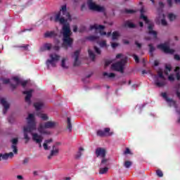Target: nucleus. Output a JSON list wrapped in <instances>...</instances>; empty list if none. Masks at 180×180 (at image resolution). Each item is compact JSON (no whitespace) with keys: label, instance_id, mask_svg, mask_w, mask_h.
Here are the masks:
<instances>
[{"label":"nucleus","instance_id":"59","mask_svg":"<svg viewBox=\"0 0 180 180\" xmlns=\"http://www.w3.org/2000/svg\"><path fill=\"white\" fill-rule=\"evenodd\" d=\"M123 55L122 53H119L116 56V58H121V57H122Z\"/></svg>","mask_w":180,"mask_h":180},{"label":"nucleus","instance_id":"53","mask_svg":"<svg viewBox=\"0 0 180 180\" xmlns=\"http://www.w3.org/2000/svg\"><path fill=\"white\" fill-rule=\"evenodd\" d=\"M134 58L136 63H139V56H138L134 55Z\"/></svg>","mask_w":180,"mask_h":180},{"label":"nucleus","instance_id":"19","mask_svg":"<svg viewBox=\"0 0 180 180\" xmlns=\"http://www.w3.org/2000/svg\"><path fill=\"white\" fill-rule=\"evenodd\" d=\"M60 67L63 70H68L70 68V63H68V58H63L60 60Z\"/></svg>","mask_w":180,"mask_h":180},{"label":"nucleus","instance_id":"35","mask_svg":"<svg viewBox=\"0 0 180 180\" xmlns=\"http://www.w3.org/2000/svg\"><path fill=\"white\" fill-rule=\"evenodd\" d=\"M98 39H99V37H96V36H89L87 37V40H89V41H95L96 40H98Z\"/></svg>","mask_w":180,"mask_h":180},{"label":"nucleus","instance_id":"32","mask_svg":"<svg viewBox=\"0 0 180 180\" xmlns=\"http://www.w3.org/2000/svg\"><path fill=\"white\" fill-rule=\"evenodd\" d=\"M101 162L100 164V167H105V165H108V162H109V160L105 158H102Z\"/></svg>","mask_w":180,"mask_h":180},{"label":"nucleus","instance_id":"18","mask_svg":"<svg viewBox=\"0 0 180 180\" xmlns=\"http://www.w3.org/2000/svg\"><path fill=\"white\" fill-rule=\"evenodd\" d=\"M24 95H26L25 96V102L28 105H30L32 103V101H30V98H32V94H33V90L30 89L29 91H25L22 92Z\"/></svg>","mask_w":180,"mask_h":180},{"label":"nucleus","instance_id":"3","mask_svg":"<svg viewBox=\"0 0 180 180\" xmlns=\"http://www.w3.org/2000/svg\"><path fill=\"white\" fill-rule=\"evenodd\" d=\"M58 124L54 121H48L45 123H41L37 127V131L40 134H50V131L48 129H54Z\"/></svg>","mask_w":180,"mask_h":180},{"label":"nucleus","instance_id":"1","mask_svg":"<svg viewBox=\"0 0 180 180\" xmlns=\"http://www.w3.org/2000/svg\"><path fill=\"white\" fill-rule=\"evenodd\" d=\"M54 22H59L60 25H63L60 34L63 36V45L64 49H68V47H72L74 39L71 38V27L70 24L67 23L68 20H71V15L67 11V5H63L61 7L60 12L56 13L53 19Z\"/></svg>","mask_w":180,"mask_h":180},{"label":"nucleus","instance_id":"17","mask_svg":"<svg viewBox=\"0 0 180 180\" xmlns=\"http://www.w3.org/2000/svg\"><path fill=\"white\" fill-rule=\"evenodd\" d=\"M19 140L18 138H13L11 140V143H12L11 148L14 154H18V143Z\"/></svg>","mask_w":180,"mask_h":180},{"label":"nucleus","instance_id":"26","mask_svg":"<svg viewBox=\"0 0 180 180\" xmlns=\"http://www.w3.org/2000/svg\"><path fill=\"white\" fill-rule=\"evenodd\" d=\"M56 36H57V34L54 31L46 32L44 34L45 37H56Z\"/></svg>","mask_w":180,"mask_h":180},{"label":"nucleus","instance_id":"45","mask_svg":"<svg viewBox=\"0 0 180 180\" xmlns=\"http://www.w3.org/2000/svg\"><path fill=\"white\" fill-rule=\"evenodd\" d=\"M1 81L3 84H9V82H11L9 79H5V78L1 79Z\"/></svg>","mask_w":180,"mask_h":180},{"label":"nucleus","instance_id":"7","mask_svg":"<svg viewBox=\"0 0 180 180\" xmlns=\"http://www.w3.org/2000/svg\"><path fill=\"white\" fill-rule=\"evenodd\" d=\"M50 59L46 60V65L49 70L51 67H56L57 65V62L60 60V56L56 53H51L49 55Z\"/></svg>","mask_w":180,"mask_h":180},{"label":"nucleus","instance_id":"47","mask_svg":"<svg viewBox=\"0 0 180 180\" xmlns=\"http://www.w3.org/2000/svg\"><path fill=\"white\" fill-rule=\"evenodd\" d=\"M94 50H95L96 53L101 54V49H99V48H98L96 46H94Z\"/></svg>","mask_w":180,"mask_h":180},{"label":"nucleus","instance_id":"48","mask_svg":"<svg viewBox=\"0 0 180 180\" xmlns=\"http://www.w3.org/2000/svg\"><path fill=\"white\" fill-rule=\"evenodd\" d=\"M110 128H105L104 129V132L105 134H108V133H113V132H110Z\"/></svg>","mask_w":180,"mask_h":180},{"label":"nucleus","instance_id":"9","mask_svg":"<svg viewBox=\"0 0 180 180\" xmlns=\"http://www.w3.org/2000/svg\"><path fill=\"white\" fill-rule=\"evenodd\" d=\"M103 29H105V26L103 25H98V24H94L93 25H90V30H95L96 33H100V34H101V36H106L107 37H110V32H108L106 34V32H102V30H103Z\"/></svg>","mask_w":180,"mask_h":180},{"label":"nucleus","instance_id":"2","mask_svg":"<svg viewBox=\"0 0 180 180\" xmlns=\"http://www.w3.org/2000/svg\"><path fill=\"white\" fill-rule=\"evenodd\" d=\"M27 126L24 127L23 133H24V139L26 140V143L30 140L28 133H32V131H34L36 130V126L37 122H36V119L34 118V115L29 114L27 117Z\"/></svg>","mask_w":180,"mask_h":180},{"label":"nucleus","instance_id":"63","mask_svg":"<svg viewBox=\"0 0 180 180\" xmlns=\"http://www.w3.org/2000/svg\"><path fill=\"white\" fill-rule=\"evenodd\" d=\"M85 6H86L85 4L82 5V11H84V9H85Z\"/></svg>","mask_w":180,"mask_h":180},{"label":"nucleus","instance_id":"33","mask_svg":"<svg viewBox=\"0 0 180 180\" xmlns=\"http://www.w3.org/2000/svg\"><path fill=\"white\" fill-rule=\"evenodd\" d=\"M103 75L104 77H107L108 78H115V77H116V75H115V73L103 72Z\"/></svg>","mask_w":180,"mask_h":180},{"label":"nucleus","instance_id":"4","mask_svg":"<svg viewBox=\"0 0 180 180\" xmlns=\"http://www.w3.org/2000/svg\"><path fill=\"white\" fill-rule=\"evenodd\" d=\"M145 12H146V8H144V7L143 6L141 8V19H143L144 22H146V23H148V34L153 37V39H157V34H158V33L157 32V31L154 30V23L150 22V21L148 20V18H147V17L144 15Z\"/></svg>","mask_w":180,"mask_h":180},{"label":"nucleus","instance_id":"34","mask_svg":"<svg viewBox=\"0 0 180 180\" xmlns=\"http://www.w3.org/2000/svg\"><path fill=\"white\" fill-rule=\"evenodd\" d=\"M168 19H169V20L172 22V21L175 20V19H176V15L174 13H169L168 14Z\"/></svg>","mask_w":180,"mask_h":180},{"label":"nucleus","instance_id":"57","mask_svg":"<svg viewBox=\"0 0 180 180\" xmlns=\"http://www.w3.org/2000/svg\"><path fill=\"white\" fill-rule=\"evenodd\" d=\"M29 162V159L26 158L23 160L22 164H27Z\"/></svg>","mask_w":180,"mask_h":180},{"label":"nucleus","instance_id":"49","mask_svg":"<svg viewBox=\"0 0 180 180\" xmlns=\"http://www.w3.org/2000/svg\"><path fill=\"white\" fill-rule=\"evenodd\" d=\"M124 154H131V152H130V149H129V148H127Z\"/></svg>","mask_w":180,"mask_h":180},{"label":"nucleus","instance_id":"30","mask_svg":"<svg viewBox=\"0 0 180 180\" xmlns=\"http://www.w3.org/2000/svg\"><path fill=\"white\" fill-rule=\"evenodd\" d=\"M124 27H130V28H133L135 27L134 24H133V22H130V21H126L124 23Z\"/></svg>","mask_w":180,"mask_h":180},{"label":"nucleus","instance_id":"37","mask_svg":"<svg viewBox=\"0 0 180 180\" xmlns=\"http://www.w3.org/2000/svg\"><path fill=\"white\" fill-rule=\"evenodd\" d=\"M88 53L90 58H91V60L94 61V60H95V53H94L91 49L88 50Z\"/></svg>","mask_w":180,"mask_h":180},{"label":"nucleus","instance_id":"21","mask_svg":"<svg viewBox=\"0 0 180 180\" xmlns=\"http://www.w3.org/2000/svg\"><path fill=\"white\" fill-rule=\"evenodd\" d=\"M51 143H53L52 139L45 140L43 143L44 150H50V144H51Z\"/></svg>","mask_w":180,"mask_h":180},{"label":"nucleus","instance_id":"12","mask_svg":"<svg viewBox=\"0 0 180 180\" xmlns=\"http://www.w3.org/2000/svg\"><path fill=\"white\" fill-rule=\"evenodd\" d=\"M12 81L14 84H11V88H13V89H15V88H16V86H18V85H19L20 84L22 85V86H26L27 84V81H23L20 79H19V77H15L12 79Z\"/></svg>","mask_w":180,"mask_h":180},{"label":"nucleus","instance_id":"15","mask_svg":"<svg viewBox=\"0 0 180 180\" xmlns=\"http://www.w3.org/2000/svg\"><path fill=\"white\" fill-rule=\"evenodd\" d=\"M96 157L100 158H105L106 157V150L103 148H98L96 149Z\"/></svg>","mask_w":180,"mask_h":180},{"label":"nucleus","instance_id":"54","mask_svg":"<svg viewBox=\"0 0 180 180\" xmlns=\"http://www.w3.org/2000/svg\"><path fill=\"white\" fill-rule=\"evenodd\" d=\"M169 81H174V75H171L168 77Z\"/></svg>","mask_w":180,"mask_h":180},{"label":"nucleus","instance_id":"56","mask_svg":"<svg viewBox=\"0 0 180 180\" xmlns=\"http://www.w3.org/2000/svg\"><path fill=\"white\" fill-rule=\"evenodd\" d=\"M167 4H168L169 6H172V0H168Z\"/></svg>","mask_w":180,"mask_h":180},{"label":"nucleus","instance_id":"40","mask_svg":"<svg viewBox=\"0 0 180 180\" xmlns=\"http://www.w3.org/2000/svg\"><path fill=\"white\" fill-rule=\"evenodd\" d=\"M133 162H130V161H125L124 163V166L125 167V168H130L132 165Z\"/></svg>","mask_w":180,"mask_h":180},{"label":"nucleus","instance_id":"8","mask_svg":"<svg viewBox=\"0 0 180 180\" xmlns=\"http://www.w3.org/2000/svg\"><path fill=\"white\" fill-rule=\"evenodd\" d=\"M87 6L90 11H94V12H104L105 7L96 4L94 0H87Z\"/></svg>","mask_w":180,"mask_h":180},{"label":"nucleus","instance_id":"10","mask_svg":"<svg viewBox=\"0 0 180 180\" xmlns=\"http://www.w3.org/2000/svg\"><path fill=\"white\" fill-rule=\"evenodd\" d=\"M32 141L36 143V144H39V148H41V143H43V140H44V137L43 136V134H39L38 133H32Z\"/></svg>","mask_w":180,"mask_h":180},{"label":"nucleus","instance_id":"29","mask_svg":"<svg viewBox=\"0 0 180 180\" xmlns=\"http://www.w3.org/2000/svg\"><path fill=\"white\" fill-rule=\"evenodd\" d=\"M37 116L40 117V119H42V120H49V115H47V114L39 113Z\"/></svg>","mask_w":180,"mask_h":180},{"label":"nucleus","instance_id":"62","mask_svg":"<svg viewBox=\"0 0 180 180\" xmlns=\"http://www.w3.org/2000/svg\"><path fill=\"white\" fill-rule=\"evenodd\" d=\"M53 146H56V147H57L58 146H61V142H56Z\"/></svg>","mask_w":180,"mask_h":180},{"label":"nucleus","instance_id":"16","mask_svg":"<svg viewBox=\"0 0 180 180\" xmlns=\"http://www.w3.org/2000/svg\"><path fill=\"white\" fill-rule=\"evenodd\" d=\"M79 53L80 51L77 50L75 51L74 54L72 56V58L74 60V65L77 66L81 64V62H79Z\"/></svg>","mask_w":180,"mask_h":180},{"label":"nucleus","instance_id":"38","mask_svg":"<svg viewBox=\"0 0 180 180\" xmlns=\"http://www.w3.org/2000/svg\"><path fill=\"white\" fill-rule=\"evenodd\" d=\"M176 72V77L178 81L180 79V75H179V67H176V69L174 70Z\"/></svg>","mask_w":180,"mask_h":180},{"label":"nucleus","instance_id":"41","mask_svg":"<svg viewBox=\"0 0 180 180\" xmlns=\"http://www.w3.org/2000/svg\"><path fill=\"white\" fill-rule=\"evenodd\" d=\"M156 174L158 176H160V178H162V176H164V174L162 173V171H161L160 169H158L156 171Z\"/></svg>","mask_w":180,"mask_h":180},{"label":"nucleus","instance_id":"58","mask_svg":"<svg viewBox=\"0 0 180 180\" xmlns=\"http://www.w3.org/2000/svg\"><path fill=\"white\" fill-rule=\"evenodd\" d=\"M17 179L19 180H22V179H23V176L22 175H18Z\"/></svg>","mask_w":180,"mask_h":180},{"label":"nucleus","instance_id":"23","mask_svg":"<svg viewBox=\"0 0 180 180\" xmlns=\"http://www.w3.org/2000/svg\"><path fill=\"white\" fill-rule=\"evenodd\" d=\"M108 171H109V167H104V166H100L99 174L101 175H103L105 174H108Z\"/></svg>","mask_w":180,"mask_h":180},{"label":"nucleus","instance_id":"64","mask_svg":"<svg viewBox=\"0 0 180 180\" xmlns=\"http://www.w3.org/2000/svg\"><path fill=\"white\" fill-rule=\"evenodd\" d=\"M123 43L124 44H129V41L124 40Z\"/></svg>","mask_w":180,"mask_h":180},{"label":"nucleus","instance_id":"20","mask_svg":"<svg viewBox=\"0 0 180 180\" xmlns=\"http://www.w3.org/2000/svg\"><path fill=\"white\" fill-rule=\"evenodd\" d=\"M162 98H164V99H165L166 102H167V103H169V106H175V101L169 98H168V96H167V93H162Z\"/></svg>","mask_w":180,"mask_h":180},{"label":"nucleus","instance_id":"50","mask_svg":"<svg viewBox=\"0 0 180 180\" xmlns=\"http://www.w3.org/2000/svg\"><path fill=\"white\" fill-rule=\"evenodd\" d=\"M8 158H13V153L10 152L9 153H7Z\"/></svg>","mask_w":180,"mask_h":180},{"label":"nucleus","instance_id":"36","mask_svg":"<svg viewBox=\"0 0 180 180\" xmlns=\"http://www.w3.org/2000/svg\"><path fill=\"white\" fill-rule=\"evenodd\" d=\"M171 72V65H167L165 70V75H168L169 72Z\"/></svg>","mask_w":180,"mask_h":180},{"label":"nucleus","instance_id":"5","mask_svg":"<svg viewBox=\"0 0 180 180\" xmlns=\"http://www.w3.org/2000/svg\"><path fill=\"white\" fill-rule=\"evenodd\" d=\"M153 79L155 85L158 86V88H163V86H165V85H167V80L162 75V70H160L158 71V76H155Z\"/></svg>","mask_w":180,"mask_h":180},{"label":"nucleus","instance_id":"31","mask_svg":"<svg viewBox=\"0 0 180 180\" xmlns=\"http://www.w3.org/2000/svg\"><path fill=\"white\" fill-rule=\"evenodd\" d=\"M67 123V128L68 129L69 131H72V124H71V118L68 117Z\"/></svg>","mask_w":180,"mask_h":180},{"label":"nucleus","instance_id":"14","mask_svg":"<svg viewBox=\"0 0 180 180\" xmlns=\"http://www.w3.org/2000/svg\"><path fill=\"white\" fill-rule=\"evenodd\" d=\"M0 103H1V105H2V106L4 108V109H3L4 115L6 114L7 110H9L11 104H9V103L8 102V101L6 100V98H1Z\"/></svg>","mask_w":180,"mask_h":180},{"label":"nucleus","instance_id":"42","mask_svg":"<svg viewBox=\"0 0 180 180\" xmlns=\"http://www.w3.org/2000/svg\"><path fill=\"white\" fill-rule=\"evenodd\" d=\"M100 47H107V45H106V41H102L101 42H98Z\"/></svg>","mask_w":180,"mask_h":180},{"label":"nucleus","instance_id":"25","mask_svg":"<svg viewBox=\"0 0 180 180\" xmlns=\"http://www.w3.org/2000/svg\"><path fill=\"white\" fill-rule=\"evenodd\" d=\"M159 18H160V20H161V23L162 26H167V25H168V23L167 22V20L164 19V18H165V15L163 13H160L159 15Z\"/></svg>","mask_w":180,"mask_h":180},{"label":"nucleus","instance_id":"52","mask_svg":"<svg viewBox=\"0 0 180 180\" xmlns=\"http://www.w3.org/2000/svg\"><path fill=\"white\" fill-rule=\"evenodd\" d=\"M73 32L76 33V32H78V27L77 25H73Z\"/></svg>","mask_w":180,"mask_h":180},{"label":"nucleus","instance_id":"60","mask_svg":"<svg viewBox=\"0 0 180 180\" xmlns=\"http://www.w3.org/2000/svg\"><path fill=\"white\" fill-rule=\"evenodd\" d=\"M136 44L137 46V47H139V49L141 48V44H139V42L136 41Z\"/></svg>","mask_w":180,"mask_h":180},{"label":"nucleus","instance_id":"44","mask_svg":"<svg viewBox=\"0 0 180 180\" xmlns=\"http://www.w3.org/2000/svg\"><path fill=\"white\" fill-rule=\"evenodd\" d=\"M149 51L150 53V54H153V52H154L155 51V48H154V46H153V44H149Z\"/></svg>","mask_w":180,"mask_h":180},{"label":"nucleus","instance_id":"27","mask_svg":"<svg viewBox=\"0 0 180 180\" xmlns=\"http://www.w3.org/2000/svg\"><path fill=\"white\" fill-rule=\"evenodd\" d=\"M51 44H45L43 47L40 49V51H46V50H51Z\"/></svg>","mask_w":180,"mask_h":180},{"label":"nucleus","instance_id":"55","mask_svg":"<svg viewBox=\"0 0 180 180\" xmlns=\"http://www.w3.org/2000/svg\"><path fill=\"white\" fill-rule=\"evenodd\" d=\"M174 60H176L177 61H179V60H180L179 55H174Z\"/></svg>","mask_w":180,"mask_h":180},{"label":"nucleus","instance_id":"13","mask_svg":"<svg viewBox=\"0 0 180 180\" xmlns=\"http://www.w3.org/2000/svg\"><path fill=\"white\" fill-rule=\"evenodd\" d=\"M59 153H60V148L58 146H53L52 149L51 150V153L48 156V160H51L53 157H57Z\"/></svg>","mask_w":180,"mask_h":180},{"label":"nucleus","instance_id":"6","mask_svg":"<svg viewBox=\"0 0 180 180\" xmlns=\"http://www.w3.org/2000/svg\"><path fill=\"white\" fill-rule=\"evenodd\" d=\"M124 65H126V58H122L120 61L112 64L111 68L114 71H117L123 74V72H124Z\"/></svg>","mask_w":180,"mask_h":180},{"label":"nucleus","instance_id":"24","mask_svg":"<svg viewBox=\"0 0 180 180\" xmlns=\"http://www.w3.org/2000/svg\"><path fill=\"white\" fill-rule=\"evenodd\" d=\"M113 133H105V131L98 130L97 131V135L100 136V137H105V136H112Z\"/></svg>","mask_w":180,"mask_h":180},{"label":"nucleus","instance_id":"39","mask_svg":"<svg viewBox=\"0 0 180 180\" xmlns=\"http://www.w3.org/2000/svg\"><path fill=\"white\" fill-rule=\"evenodd\" d=\"M8 153H0V161H2V160H8Z\"/></svg>","mask_w":180,"mask_h":180},{"label":"nucleus","instance_id":"28","mask_svg":"<svg viewBox=\"0 0 180 180\" xmlns=\"http://www.w3.org/2000/svg\"><path fill=\"white\" fill-rule=\"evenodd\" d=\"M119 37H120V33H119V32L115 31V32H112V40H117V39H119Z\"/></svg>","mask_w":180,"mask_h":180},{"label":"nucleus","instance_id":"61","mask_svg":"<svg viewBox=\"0 0 180 180\" xmlns=\"http://www.w3.org/2000/svg\"><path fill=\"white\" fill-rule=\"evenodd\" d=\"M159 6H160L161 8H164V3L159 2Z\"/></svg>","mask_w":180,"mask_h":180},{"label":"nucleus","instance_id":"22","mask_svg":"<svg viewBox=\"0 0 180 180\" xmlns=\"http://www.w3.org/2000/svg\"><path fill=\"white\" fill-rule=\"evenodd\" d=\"M34 106L36 110H40V109L44 108V103L43 101H38L34 103Z\"/></svg>","mask_w":180,"mask_h":180},{"label":"nucleus","instance_id":"51","mask_svg":"<svg viewBox=\"0 0 180 180\" xmlns=\"http://www.w3.org/2000/svg\"><path fill=\"white\" fill-rule=\"evenodd\" d=\"M125 13H134V11L125 9Z\"/></svg>","mask_w":180,"mask_h":180},{"label":"nucleus","instance_id":"43","mask_svg":"<svg viewBox=\"0 0 180 180\" xmlns=\"http://www.w3.org/2000/svg\"><path fill=\"white\" fill-rule=\"evenodd\" d=\"M82 155V152H77V154L75 156V158L76 160H79V158H81V156Z\"/></svg>","mask_w":180,"mask_h":180},{"label":"nucleus","instance_id":"46","mask_svg":"<svg viewBox=\"0 0 180 180\" xmlns=\"http://www.w3.org/2000/svg\"><path fill=\"white\" fill-rule=\"evenodd\" d=\"M118 46V43H111V47H112V49H116V47H117Z\"/></svg>","mask_w":180,"mask_h":180},{"label":"nucleus","instance_id":"11","mask_svg":"<svg viewBox=\"0 0 180 180\" xmlns=\"http://www.w3.org/2000/svg\"><path fill=\"white\" fill-rule=\"evenodd\" d=\"M158 49L162 50V51H164L166 54H174V53H175L174 49H169V44L168 43L158 45Z\"/></svg>","mask_w":180,"mask_h":180}]
</instances>
